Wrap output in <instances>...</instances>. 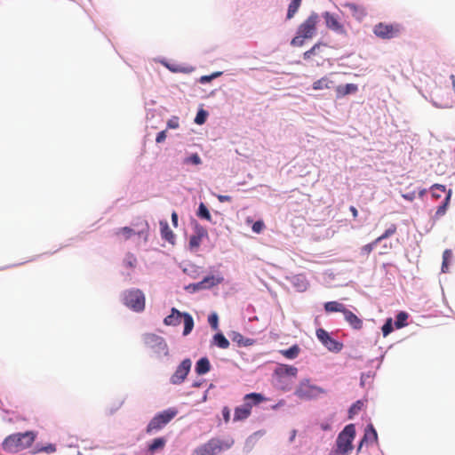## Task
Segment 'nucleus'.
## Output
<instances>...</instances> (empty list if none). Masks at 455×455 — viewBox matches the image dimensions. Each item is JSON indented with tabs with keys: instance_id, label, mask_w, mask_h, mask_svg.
<instances>
[{
	"instance_id": "23",
	"label": "nucleus",
	"mask_w": 455,
	"mask_h": 455,
	"mask_svg": "<svg viewBox=\"0 0 455 455\" xmlns=\"http://www.w3.org/2000/svg\"><path fill=\"white\" fill-rule=\"evenodd\" d=\"M275 373L279 376H291L296 377L298 369L291 365L281 364L276 368Z\"/></svg>"
},
{
	"instance_id": "7",
	"label": "nucleus",
	"mask_w": 455,
	"mask_h": 455,
	"mask_svg": "<svg viewBox=\"0 0 455 455\" xmlns=\"http://www.w3.org/2000/svg\"><path fill=\"white\" fill-rule=\"evenodd\" d=\"M124 304L135 312H141L145 308V296L140 290L132 289L123 293Z\"/></svg>"
},
{
	"instance_id": "26",
	"label": "nucleus",
	"mask_w": 455,
	"mask_h": 455,
	"mask_svg": "<svg viewBox=\"0 0 455 455\" xmlns=\"http://www.w3.org/2000/svg\"><path fill=\"white\" fill-rule=\"evenodd\" d=\"M166 444V439L164 437H158L152 441L150 444H148V451L151 454H154L157 451L163 450Z\"/></svg>"
},
{
	"instance_id": "53",
	"label": "nucleus",
	"mask_w": 455,
	"mask_h": 455,
	"mask_svg": "<svg viewBox=\"0 0 455 455\" xmlns=\"http://www.w3.org/2000/svg\"><path fill=\"white\" fill-rule=\"evenodd\" d=\"M219 202L225 203V202H231L232 197L230 196H223V195H218L216 196Z\"/></svg>"
},
{
	"instance_id": "38",
	"label": "nucleus",
	"mask_w": 455,
	"mask_h": 455,
	"mask_svg": "<svg viewBox=\"0 0 455 455\" xmlns=\"http://www.w3.org/2000/svg\"><path fill=\"white\" fill-rule=\"evenodd\" d=\"M407 318H408V314L407 313L400 312L396 315V319H395V328L400 329V328L404 327L407 324L406 323Z\"/></svg>"
},
{
	"instance_id": "63",
	"label": "nucleus",
	"mask_w": 455,
	"mask_h": 455,
	"mask_svg": "<svg viewBox=\"0 0 455 455\" xmlns=\"http://www.w3.org/2000/svg\"><path fill=\"white\" fill-rule=\"evenodd\" d=\"M167 67H168V68H169V69H171L172 71H175V69H174V68H170L169 66H167Z\"/></svg>"
},
{
	"instance_id": "8",
	"label": "nucleus",
	"mask_w": 455,
	"mask_h": 455,
	"mask_svg": "<svg viewBox=\"0 0 455 455\" xmlns=\"http://www.w3.org/2000/svg\"><path fill=\"white\" fill-rule=\"evenodd\" d=\"M324 393L325 390L321 387L312 385L309 379H303L296 387L294 394L302 400H311Z\"/></svg>"
},
{
	"instance_id": "28",
	"label": "nucleus",
	"mask_w": 455,
	"mask_h": 455,
	"mask_svg": "<svg viewBox=\"0 0 455 455\" xmlns=\"http://www.w3.org/2000/svg\"><path fill=\"white\" fill-rule=\"evenodd\" d=\"M326 46L325 44L322 42H317L308 51H306L303 53L304 60H310L313 56L318 55L322 47Z\"/></svg>"
},
{
	"instance_id": "39",
	"label": "nucleus",
	"mask_w": 455,
	"mask_h": 455,
	"mask_svg": "<svg viewBox=\"0 0 455 455\" xmlns=\"http://www.w3.org/2000/svg\"><path fill=\"white\" fill-rule=\"evenodd\" d=\"M56 445L53 444V443H49L47 445H44V446H41V447H36L34 451H33V453H39V452H44V453H47V454H51V453H54L56 451Z\"/></svg>"
},
{
	"instance_id": "61",
	"label": "nucleus",
	"mask_w": 455,
	"mask_h": 455,
	"mask_svg": "<svg viewBox=\"0 0 455 455\" xmlns=\"http://www.w3.org/2000/svg\"><path fill=\"white\" fill-rule=\"evenodd\" d=\"M296 436V430H293L291 436V441H293Z\"/></svg>"
},
{
	"instance_id": "29",
	"label": "nucleus",
	"mask_w": 455,
	"mask_h": 455,
	"mask_svg": "<svg viewBox=\"0 0 455 455\" xmlns=\"http://www.w3.org/2000/svg\"><path fill=\"white\" fill-rule=\"evenodd\" d=\"M220 283V280H217L214 276H207L204 278L201 282L196 284V287L198 289H205L212 287Z\"/></svg>"
},
{
	"instance_id": "54",
	"label": "nucleus",
	"mask_w": 455,
	"mask_h": 455,
	"mask_svg": "<svg viewBox=\"0 0 455 455\" xmlns=\"http://www.w3.org/2000/svg\"><path fill=\"white\" fill-rule=\"evenodd\" d=\"M393 245L391 243H389L388 244L387 243H384L383 244V251L380 252V254H386L387 253L388 250L392 249Z\"/></svg>"
},
{
	"instance_id": "11",
	"label": "nucleus",
	"mask_w": 455,
	"mask_h": 455,
	"mask_svg": "<svg viewBox=\"0 0 455 455\" xmlns=\"http://www.w3.org/2000/svg\"><path fill=\"white\" fill-rule=\"evenodd\" d=\"M191 360L187 358L184 359L180 365L177 367L174 373L171 376L170 381L173 385H180L186 379L188 374L191 369Z\"/></svg>"
},
{
	"instance_id": "42",
	"label": "nucleus",
	"mask_w": 455,
	"mask_h": 455,
	"mask_svg": "<svg viewBox=\"0 0 455 455\" xmlns=\"http://www.w3.org/2000/svg\"><path fill=\"white\" fill-rule=\"evenodd\" d=\"M393 331L392 319L388 318L384 325L382 326V333L384 337H387Z\"/></svg>"
},
{
	"instance_id": "37",
	"label": "nucleus",
	"mask_w": 455,
	"mask_h": 455,
	"mask_svg": "<svg viewBox=\"0 0 455 455\" xmlns=\"http://www.w3.org/2000/svg\"><path fill=\"white\" fill-rule=\"evenodd\" d=\"M302 0H292L288 7L287 19H291L297 12Z\"/></svg>"
},
{
	"instance_id": "55",
	"label": "nucleus",
	"mask_w": 455,
	"mask_h": 455,
	"mask_svg": "<svg viewBox=\"0 0 455 455\" xmlns=\"http://www.w3.org/2000/svg\"><path fill=\"white\" fill-rule=\"evenodd\" d=\"M172 222L174 227L178 226V214H177L176 212H173L172 213Z\"/></svg>"
},
{
	"instance_id": "58",
	"label": "nucleus",
	"mask_w": 455,
	"mask_h": 455,
	"mask_svg": "<svg viewBox=\"0 0 455 455\" xmlns=\"http://www.w3.org/2000/svg\"><path fill=\"white\" fill-rule=\"evenodd\" d=\"M321 428H322L323 430H325V431H326V430H329V429H330V426H329V424H322V425H321Z\"/></svg>"
},
{
	"instance_id": "32",
	"label": "nucleus",
	"mask_w": 455,
	"mask_h": 455,
	"mask_svg": "<svg viewBox=\"0 0 455 455\" xmlns=\"http://www.w3.org/2000/svg\"><path fill=\"white\" fill-rule=\"evenodd\" d=\"M196 216L202 220L212 222V215L204 203H200Z\"/></svg>"
},
{
	"instance_id": "22",
	"label": "nucleus",
	"mask_w": 455,
	"mask_h": 455,
	"mask_svg": "<svg viewBox=\"0 0 455 455\" xmlns=\"http://www.w3.org/2000/svg\"><path fill=\"white\" fill-rule=\"evenodd\" d=\"M377 440L378 435L376 429L373 427L372 425L367 426L364 436L359 444L358 451L361 450L363 442H377Z\"/></svg>"
},
{
	"instance_id": "1",
	"label": "nucleus",
	"mask_w": 455,
	"mask_h": 455,
	"mask_svg": "<svg viewBox=\"0 0 455 455\" xmlns=\"http://www.w3.org/2000/svg\"><path fill=\"white\" fill-rule=\"evenodd\" d=\"M319 21V15L316 12H312L298 27L296 36L291 41V45L301 47L306 40L312 39L316 35Z\"/></svg>"
},
{
	"instance_id": "49",
	"label": "nucleus",
	"mask_w": 455,
	"mask_h": 455,
	"mask_svg": "<svg viewBox=\"0 0 455 455\" xmlns=\"http://www.w3.org/2000/svg\"><path fill=\"white\" fill-rule=\"evenodd\" d=\"M220 75V72L214 73L211 76H203L200 77L199 81L201 84H206L211 82L213 78L218 77Z\"/></svg>"
},
{
	"instance_id": "62",
	"label": "nucleus",
	"mask_w": 455,
	"mask_h": 455,
	"mask_svg": "<svg viewBox=\"0 0 455 455\" xmlns=\"http://www.w3.org/2000/svg\"><path fill=\"white\" fill-rule=\"evenodd\" d=\"M200 385L201 384L199 382L193 383V387H200Z\"/></svg>"
},
{
	"instance_id": "4",
	"label": "nucleus",
	"mask_w": 455,
	"mask_h": 455,
	"mask_svg": "<svg viewBox=\"0 0 455 455\" xmlns=\"http://www.w3.org/2000/svg\"><path fill=\"white\" fill-rule=\"evenodd\" d=\"M234 443L233 440H220L212 438L207 443L197 447L192 455H217L218 453L229 449Z\"/></svg>"
},
{
	"instance_id": "64",
	"label": "nucleus",
	"mask_w": 455,
	"mask_h": 455,
	"mask_svg": "<svg viewBox=\"0 0 455 455\" xmlns=\"http://www.w3.org/2000/svg\"><path fill=\"white\" fill-rule=\"evenodd\" d=\"M77 455H81V454H77Z\"/></svg>"
},
{
	"instance_id": "33",
	"label": "nucleus",
	"mask_w": 455,
	"mask_h": 455,
	"mask_svg": "<svg viewBox=\"0 0 455 455\" xmlns=\"http://www.w3.org/2000/svg\"><path fill=\"white\" fill-rule=\"evenodd\" d=\"M134 234H135L134 230L129 227H124V228H118L115 232V235L116 236L121 237L124 240L130 239Z\"/></svg>"
},
{
	"instance_id": "9",
	"label": "nucleus",
	"mask_w": 455,
	"mask_h": 455,
	"mask_svg": "<svg viewBox=\"0 0 455 455\" xmlns=\"http://www.w3.org/2000/svg\"><path fill=\"white\" fill-rule=\"evenodd\" d=\"M402 30L399 24H387L379 22L373 28V33L379 38L391 39L397 37Z\"/></svg>"
},
{
	"instance_id": "24",
	"label": "nucleus",
	"mask_w": 455,
	"mask_h": 455,
	"mask_svg": "<svg viewBox=\"0 0 455 455\" xmlns=\"http://www.w3.org/2000/svg\"><path fill=\"white\" fill-rule=\"evenodd\" d=\"M324 309L328 313L340 312L344 315L347 308L338 301H329L324 304Z\"/></svg>"
},
{
	"instance_id": "31",
	"label": "nucleus",
	"mask_w": 455,
	"mask_h": 455,
	"mask_svg": "<svg viewBox=\"0 0 455 455\" xmlns=\"http://www.w3.org/2000/svg\"><path fill=\"white\" fill-rule=\"evenodd\" d=\"M214 344L222 349H227L229 347L228 339L222 333H216L213 336Z\"/></svg>"
},
{
	"instance_id": "15",
	"label": "nucleus",
	"mask_w": 455,
	"mask_h": 455,
	"mask_svg": "<svg viewBox=\"0 0 455 455\" xmlns=\"http://www.w3.org/2000/svg\"><path fill=\"white\" fill-rule=\"evenodd\" d=\"M345 7L348 9L352 16L358 20H362L367 15L365 8L362 5L347 3L345 4Z\"/></svg>"
},
{
	"instance_id": "51",
	"label": "nucleus",
	"mask_w": 455,
	"mask_h": 455,
	"mask_svg": "<svg viewBox=\"0 0 455 455\" xmlns=\"http://www.w3.org/2000/svg\"><path fill=\"white\" fill-rule=\"evenodd\" d=\"M167 135H166V131H162L160 132H158V134L156 135V143H162L165 140Z\"/></svg>"
},
{
	"instance_id": "44",
	"label": "nucleus",
	"mask_w": 455,
	"mask_h": 455,
	"mask_svg": "<svg viewBox=\"0 0 455 455\" xmlns=\"http://www.w3.org/2000/svg\"><path fill=\"white\" fill-rule=\"evenodd\" d=\"M206 116H207V113L206 111L204 110H200L197 112L196 114V116L195 118V122L197 124H203L205 123L206 121Z\"/></svg>"
},
{
	"instance_id": "56",
	"label": "nucleus",
	"mask_w": 455,
	"mask_h": 455,
	"mask_svg": "<svg viewBox=\"0 0 455 455\" xmlns=\"http://www.w3.org/2000/svg\"><path fill=\"white\" fill-rule=\"evenodd\" d=\"M349 211L351 212L353 218L355 220L358 217V211L355 206H350Z\"/></svg>"
},
{
	"instance_id": "45",
	"label": "nucleus",
	"mask_w": 455,
	"mask_h": 455,
	"mask_svg": "<svg viewBox=\"0 0 455 455\" xmlns=\"http://www.w3.org/2000/svg\"><path fill=\"white\" fill-rule=\"evenodd\" d=\"M379 243V242H376V239H375V240H374V241H372L371 243H367V244L363 245V246L362 247V249H361V250H362V252H363V253H364V254H366V255H369V254L372 251V250H373L374 246H375L376 244H378Z\"/></svg>"
},
{
	"instance_id": "10",
	"label": "nucleus",
	"mask_w": 455,
	"mask_h": 455,
	"mask_svg": "<svg viewBox=\"0 0 455 455\" xmlns=\"http://www.w3.org/2000/svg\"><path fill=\"white\" fill-rule=\"evenodd\" d=\"M145 342L154 349V352L157 355L167 356L169 355L168 346L164 338L156 334H148L145 337Z\"/></svg>"
},
{
	"instance_id": "60",
	"label": "nucleus",
	"mask_w": 455,
	"mask_h": 455,
	"mask_svg": "<svg viewBox=\"0 0 455 455\" xmlns=\"http://www.w3.org/2000/svg\"><path fill=\"white\" fill-rule=\"evenodd\" d=\"M451 84L453 90H455V76L453 75L451 76Z\"/></svg>"
},
{
	"instance_id": "30",
	"label": "nucleus",
	"mask_w": 455,
	"mask_h": 455,
	"mask_svg": "<svg viewBox=\"0 0 455 455\" xmlns=\"http://www.w3.org/2000/svg\"><path fill=\"white\" fill-rule=\"evenodd\" d=\"M183 320H184V331L183 335H188L193 328H194V320L193 317L188 313H183Z\"/></svg>"
},
{
	"instance_id": "46",
	"label": "nucleus",
	"mask_w": 455,
	"mask_h": 455,
	"mask_svg": "<svg viewBox=\"0 0 455 455\" xmlns=\"http://www.w3.org/2000/svg\"><path fill=\"white\" fill-rule=\"evenodd\" d=\"M265 228V224L262 220H257L253 223L251 229L254 233L259 234Z\"/></svg>"
},
{
	"instance_id": "21",
	"label": "nucleus",
	"mask_w": 455,
	"mask_h": 455,
	"mask_svg": "<svg viewBox=\"0 0 455 455\" xmlns=\"http://www.w3.org/2000/svg\"><path fill=\"white\" fill-rule=\"evenodd\" d=\"M160 230L163 239L171 243H174L175 236L172 230L170 228L167 221H160Z\"/></svg>"
},
{
	"instance_id": "3",
	"label": "nucleus",
	"mask_w": 455,
	"mask_h": 455,
	"mask_svg": "<svg viewBox=\"0 0 455 455\" xmlns=\"http://www.w3.org/2000/svg\"><path fill=\"white\" fill-rule=\"evenodd\" d=\"M355 436V427L349 424L339 434L336 440V446L331 455H347L353 450V441Z\"/></svg>"
},
{
	"instance_id": "48",
	"label": "nucleus",
	"mask_w": 455,
	"mask_h": 455,
	"mask_svg": "<svg viewBox=\"0 0 455 455\" xmlns=\"http://www.w3.org/2000/svg\"><path fill=\"white\" fill-rule=\"evenodd\" d=\"M218 321H219V318L216 314H212L208 317V322H209L210 325L212 327V329H214V330L218 329Z\"/></svg>"
},
{
	"instance_id": "25",
	"label": "nucleus",
	"mask_w": 455,
	"mask_h": 455,
	"mask_svg": "<svg viewBox=\"0 0 455 455\" xmlns=\"http://www.w3.org/2000/svg\"><path fill=\"white\" fill-rule=\"evenodd\" d=\"M211 369L210 361L207 357L199 359L196 365V371L199 375L207 373Z\"/></svg>"
},
{
	"instance_id": "34",
	"label": "nucleus",
	"mask_w": 455,
	"mask_h": 455,
	"mask_svg": "<svg viewBox=\"0 0 455 455\" xmlns=\"http://www.w3.org/2000/svg\"><path fill=\"white\" fill-rule=\"evenodd\" d=\"M397 231V226L395 223H391L389 227L385 230V232L376 238V242H381L382 240H385L388 238L389 236L395 235Z\"/></svg>"
},
{
	"instance_id": "40",
	"label": "nucleus",
	"mask_w": 455,
	"mask_h": 455,
	"mask_svg": "<svg viewBox=\"0 0 455 455\" xmlns=\"http://www.w3.org/2000/svg\"><path fill=\"white\" fill-rule=\"evenodd\" d=\"M363 403L361 401H356L349 409V418L352 419L355 415L358 414L359 411L363 409Z\"/></svg>"
},
{
	"instance_id": "5",
	"label": "nucleus",
	"mask_w": 455,
	"mask_h": 455,
	"mask_svg": "<svg viewBox=\"0 0 455 455\" xmlns=\"http://www.w3.org/2000/svg\"><path fill=\"white\" fill-rule=\"evenodd\" d=\"M431 195L435 199H440L443 196L442 204L437 207L435 215L433 216L434 220H437L445 215L451 197V190H447L444 185L434 184L431 187Z\"/></svg>"
},
{
	"instance_id": "59",
	"label": "nucleus",
	"mask_w": 455,
	"mask_h": 455,
	"mask_svg": "<svg viewBox=\"0 0 455 455\" xmlns=\"http://www.w3.org/2000/svg\"><path fill=\"white\" fill-rule=\"evenodd\" d=\"M301 283H302L301 289L305 290L307 288V283H306L305 278H302Z\"/></svg>"
},
{
	"instance_id": "17",
	"label": "nucleus",
	"mask_w": 455,
	"mask_h": 455,
	"mask_svg": "<svg viewBox=\"0 0 455 455\" xmlns=\"http://www.w3.org/2000/svg\"><path fill=\"white\" fill-rule=\"evenodd\" d=\"M344 318L347 323L355 330H361L363 328V320L360 319L352 311L347 309L344 313Z\"/></svg>"
},
{
	"instance_id": "50",
	"label": "nucleus",
	"mask_w": 455,
	"mask_h": 455,
	"mask_svg": "<svg viewBox=\"0 0 455 455\" xmlns=\"http://www.w3.org/2000/svg\"><path fill=\"white\" fill-rule=\"evenodd\" d=\"M125 265L131 268L134 267L136 266V258L133 255H128L127 259H125Z\"/></svg>"
},
{
	"instance_id": "47",
	"label": "nucleus",
	"mask_w": 455,
	"mask_h": 455,
	"mask_svg": "<svg viewBox=\"0 0 455 455\" xmlns=\"http://www.w3.org/2000/svg\"><path fill=\"white\" fill-rule=\"evenodd\" d=\"M179 118L177 116H173L167 122V128L169 129H177L179 128Z\"/></svg>"
},
{
	"instance_id": "18",
	"label": "nucleus",
	"mask_w": 455,
	"mask_h": 455,
	"mask_svg": "<svg viewBox=\"0 0 455 455\" xmlns=\"http://www.w3.org/2000/svg\"><path fill=\"white\" fill-rule=\"evenodd\" d=\"M267 401V398L259 393H250L244 395L243 403L250 404V410L253 406L259 405L260 403Z\"/></svg>"
},
{
	"instance_id": "41",
	"label": "nucleus",
	"mask_w": 455,
	"mask_h": 455,
	"mask_svg": "<svg viewBox=\"0 0 455 455\" xmlns=\"http://www.w3.org/2000/svg\"><path fill=\"white\" fill-rule=\"evenodd\" d=\"M451 256V252L450 250H445L443 253V265L442 271L445 273L448 270V261Z\"/></svg>"
},
{
	"instance_id": "35",
	"label": "nucleus",
	"mask_w": 455,
	"mask_h": 455,
	"mask_svg": "<svg viewBox=\"0 0 455 455\" xmlns=\"http://www.w3.org/2000/svg\"><path fill=\"white\" fill-rule=\"evenodd\" d=\"M232 340L237 343L239 346L247 347L252 344L250 339L244 338L241 333L235 332Z\"/></svg>"
},
{
	"instance_id": "2",
	"label": "nucleus",
	"mask_w": 455,
	"mask_h": 455,
	"mask_svg": "<svg viewBox=\"0 0 455 455\" xmlns=\"http://www.w3.org/2000/svg\"><path fill=\"white\" fill-rule=\"evenodd\" d=\"M36 437V435L33 431L12 434L4 440L2 447L6 452L17 453L30 447Z\"/></svg>"
},
{
	"instance_id": "19",
	"label": "nucleus",
	"mask_w": 455,
	"mask_h": 455,
	"mask_svg": "<svg viewBox=\"0 0 455 455\" xmlns=\"http://www.w3.org/2000/svg\"><path fill=\"white\" fill-rule=\"evenodd\" d=\"M250 404H243L235 409L234 420L240 421L246 419L251 415Z\"/></svg>"
},
{
	"instance_id": "57",
	"label": "nucleus",
	"mask_w": 455,
	"mask_h": 455,
	"mask_svg": "<svg viewBox=\"0 0 455 455\" xmlns=\"http://www.w3.org/2000/svg\"><path fill=\"white\" fill-rule=\"evenodd\" d=\"M403 198H405L407 200H410V201L413 200V198H414L413 194H411V195H403Z\"/></svg>"
},
{
	"instance_id": "43",
	"label": "nucleus",
	"mask_w": 455,
	"mask_h": 455,
	"mask_svg": "<svg viewBox=\"0 0 455 455\" xmlns=\"http://www.w3.org/2000/svg\"><path fill=\"white\" fill-rule=\"evenodd\" d=\"M184 163L198 165L202 163V160H201L200 156H198V154L196 153V154H193L192 156L185 158Z\"/></svg>"
},
{
	"instance_id": "36",
	"label": "nucleus",
	"mask_w": 455,
	"mask_h": 455,
	"mask_svg": "<svg viewBox=\"0 0 455 455\" xmlns=\"http://www.w3.org/2000/svg\"><path fill=\"white\" fill-rule=\"evenodd\" d=\"M281 353L286 358L294 359V358H296L298 356V355L299 353V347L297 345H294V346L291 347L288 349L282 350Z\"/></svg>"
},
{
	"instance_id": "14",
	"label": "nucleus",
	"mask_w": 455,
	"mask_h": 455,
	"mask_svg": "<svg viewBox=\"0 0 455 455\" xmlns=\"http://www.w3.org/2000/svg\"><path fill=\"white\" fill-rule=\"evenodd\" d=\"M208 236V232L202 225L196 223L194 226V234L189 238V248L196 251L204 238Z\"/></svg>"
},
{
	"instance_id": "20",
	"label": "nucleus",
	"mask_w": 455,
	"mask_h": 455,
	"mask_svg": "<svg viewBox=\"0 0 455 455\" xmlns=\"http://www.w3.org/2000/svg\"><path fill=\"white\" fill-rule=\"evenodd\" d=\"M358 87L355 84H347L345 85H339L336 87L337 97L341 98L348 94L355 93Z\"/></svg>"
},
{
	"instance_id": "6",
	"label": "nucleus",
	"mask_w": 455,
	"mask_h": 455,
	"mask_svg": "<svg viewBox=\"0 0 455 455\" xmlns=\"http://www.w3.org/2000/svg\"><path fill=\"white\" fill-rule=\"evenodd\" d=\"M177 414L178 410L176 408H169L157 413L148 424L146 432L148 434H152L162 429L171 420H172L177 416Z\"/></svg>"
},
{
	"instance_id": "52",
	"label": "nucleus",
	"mask_w": 455,
	"mask_h": 455,
	"mask_svg": "<svg viewBox=\"0 0 455 455\" xmlns=\"http://www.w3.org/2000/svg\"><path fill=\"white\" fill-rule=\"evenodd\" d=\"M222 416L225 422H228L230 419V411L228 407H224L222 410Z\"/></svg>"
},
{
	"instance_id": "12",
	"label": "nucleus",
	"mask_w": 455,
	"mask_h": 455,
	"mask_svg": "<svg viewBox=\"0 0 455 455\" xmlns=\"http://www.w3.org/2000/svg\"><path fill=\"white\" fill-rule=\"evenodd\" d=\"M316 337L323 343V345L331 352H339L343 347L342 343L332 339L330 334L323 329H318L316 331Z\"/></svg>"
},
{
	"instance_id": "27",
	"label": "nucleus",
	"mask_w": 455,
	"mask_h": 455,
	"mask_svg": "<svg viewBox=\"0 0 455 455\" xmlns=\"http://www.w3.org/2000/svg\"><path fill=\"white\" fill-rule=\"evenodd\" d=\"M331 84H332V81H331L329 79V77L323 76V77L315 81L312 84V87L315 91L330 89Z\"/></svg>"
},
{
	"instance_id": "16",
	"label": "nucleus",
	"mask_w": 455,
	"mask_h": 455,
	"mask_svg": "<svg viewBox=\"0 0 455 455\" xmlns=\"http://www.w3.org/2000/svg\"><path fill=\"white\" fill-rule=\"evenodd\" d=\"M183 313L175 307L172 308L171 314L164 319V323L169 326H177L181 323Z\"/></svg>"
},
{
	"instance_id": "13",
	"label": "nucleus",
	"mask_w": 455,
	"mask_h": 455,
	"mask_svg": "<svg viewBox=\"0 0 455 455\" xmlns=\"http://www.w3.org/2000/svg\"><path fill=\"white\" fill-rule=\"evenodd\" d=\"M323 17L324 19L325 25L329 29H331V30L334 31L335 33L341 35V36L347 35L344 25L341 22H339V20H338L336 15H334L329 12H325L323 14Z\"/></svg>"
}]
</instances>
